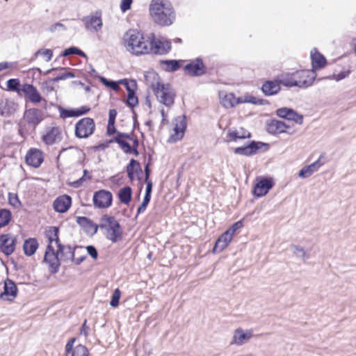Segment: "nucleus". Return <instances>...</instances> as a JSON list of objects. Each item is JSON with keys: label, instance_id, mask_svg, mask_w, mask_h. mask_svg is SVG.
<instances>
[{"label": "nucleus", "instance_id": "obj_1", "mask_svg": "<svg viewBox=\"0 0 356 356\" xmlns=\"http://www.w3.org/2000/svg\"><path fill=\"white\" fill-rule=\"evenodd\" d=\"M149 13L152 20L160 26H170L176 19V12L170 0H151Z\"/></svg>", "mask_w": 356, "mask_h": 356}, {"label": "nucleus", "instance_id": "obj_2", "mask_svg": "<svg viewBox=\"0 0 356 356\" xmlns=\"http://www.w3.org/2000/svg\"><path fill=\"white\" fill-rule=\"evenodd\" d=\"M154 33L143 35L136 30L130 29L124 35V44L128 51L136 56L149 54L152 52Z\"/></svg>", "mask_w": 356, "mask_h": 356}, {"label": "nucleus", "instance_id": "obj_3", "mask_svg": "<svg viewBox=\"0 0 356 356\" xmlns=\"http://www.w3.org/2000/svg\"><path fill=\"white\" fill-rule=\"evenodd\" d=\"M155 83H151V87L156 96L157 99L166 106H170L174 104L175 93L169 83L163 84L159 81L158 74L152 72L150 74Z\"/></svg>", "mask_w": 356, "mask_h": 356}, {"label": "nucleus", "instance_id": "obj_4", "mask_svg": "<svg viewBox=\"0 0 356 356\" xmlns=\"http://www.w3.org/2000/svg\"><path fill=\"white\" fill-rule=\"evenodd\" d=\"M99 228H100L106 238L113 243H117L122 238V231L120 223L115 217L104 215L99 220Z\"/></svg>", "mask_w": 356, "mask_h": 356}, {"label": "nucleus", "instance_id": "obj_5", "mask_svg": "<svg viewBox=\"0 0 356 356\" xmlns=\"http://www.w3.org/2000/svg\"><path fill=\"white\" fill-rule=\"evenodd\" d=\"M95 129V123L92 118H83L75 124L74 134L78 138H87Z\"/></svg>", "mask_w": 356, "mask_h": 356}, {"label": "nucleus", "instance_id": "obj_6", "mask_svg": "<svg viewBox=\"0 0 356 356\" xmlns=\"http://www.w3.org/2000/svg\"><path fill=\"white\" fill-rule=\"evenodd\" d=\"M58 254V250L55 251L51 245H47L43 261L49 265V271L53 274L56 273L59 270L60 264Z\"/></svg>", "mask_w": 356, "mask_h": 356}, {"label": "nucleus", "instance_id": "obj_7", "mask_svg": "<svg viewBox=\"0 0 356 356\" xmlns=\"http://www.w3.org/2000/svg\"><path fill=\"white\" fill-rule=\"evenodd\" d=\"M95 207L98 209H105L109 207L113 201L112 193L106 190H99L96 191L92 197Z\"/></svg>", "mask_w": 356, "mask_h": 356}, {"label": "nucleus", "instance_id": "obj_8", "mask_svg": "<svg viewBox=\"0 0 356 356\" xmlns=\"http://www.w3.org/2000/svg\"><path fill=\"white\" fill-rule=\"evenodd\" d=\"M23 118L29 127L35 129L43 120L44 113L40 109L32 108L25 111Z\"/></svg>", "mask_w": 356, "mask_h": 356}, {"label": "nucleus", "instance_id": "obj_9", "mask_svg": "<svg viewBox=\"0 0 356 356\" xmlns=\"http://www.w3.org/2000/svg\"><path fill=\"white\" fill-rule=\"evenodd\" d=\"M263 147H266L265 150L268 149V144L262 142L251 141L248 145L236 147L234 152L236 154L250 156L257 153Z\"/></svg>", "mask_w": 356, "mask_h": 356}, {"label": "nucleus", "instance_id": "obj_10", "mask_svg": "<svg viewBox=\"0 0 356 356\" xmlns=\"http://www.w3.org/2000/svg\"><path fill=\"white\" fill-rule=\"evenodd\" d=\"M298 87L306 88L312 85L316 79L314 70H300L295 72Z\"/></svg>", "mask_w": 356, "mask_h": 356}, {"label": "nucleus", "instance_id": "obj_11", "mask_svg": "<svg viewBox=\"0 0 356 356\" xmlns=\"http://www.w3.org/2000/svg\"><path fill=\"white\" fill-rule=\"evenodd\" d=\"M186 125L187 124L185 115H181L176 118L175 127L173 129L174 134H171L168 139V142L175 143L181 140L184 136Z\"/></svg>", "mask_w": 356, "mask_h": 356}, {"label": "nucleus", "instance_id": "obj_12", "mask_svg": "<svg viewBox=\"0 0 356 356\" xmlns=\"http://www.w3.org/2000/svg\"><path fill=\"white\" fill-rule=\"evenodd\" d=\"M184 69L188 75L192 76H200L206 72V67L200 58L191 60Z\"/></svg>", "mask_w": 356, "mask_h": 356}, {"label": "nucleus", "instance_id": "obj_13", "mask_svg": "<svg viewBox=\"0 0 356 356\" xmlns=\"http://www.w3.org/2000/svg\"><path fill=\"white\" fill-rule=\"evenodd\" d=\"M16 237L10 234H1L0 236V248L3 253L8 256L15 251Z\"/></svg>", "mask_w": 356, "mask_h": 356}, {"label": "nucleus", "instance_id": "obj_14", "mask_svg": "<svg viewBox=\"0 0 356 356\" xmlns=\"http://www.w3.org/2000/svg\"><path fill=\"white\" fill-rule=\"evenodd\" d=\"M276 114L281 118L294 121L298 124H302L303 122V116L290 108L283 107L278 108L276 111Z\"/></svg>", "mask_w": 356, "mask_h": 356}, {"label": "nucleus", "instance_id": "obj_15", "mask_svg": "<svg viewBox=\"0 0 356 356\" xmlns=\"http://www.w3.org/2000/svg\"><path fill=\"white\" fill-rule=\"evenodd\" d=\"M21 90L24 93L25 97L33 104H38L43 100L38 89L32 84H23Z\"/></svg>", "mask_w": 356, "mask_h": 356}, {"label": "nucleus", "instance_id": "obj_16", "mask_svg": "<svg viewBox=\"0 0 356 356\" xmlns=\"http://www.w3.org/2000/svg\"><path fill=\"white\" fill-rule=\"evenodd\" d=\"M18 106L13 99L2 98L0 100V114L3 117H10L16 112Z\"/></svg>", "mask_w": 356, "mask_h": 356}, {"label": "nucleus", "instance_id": "obj_17", "mask_svg": "<svg viewBox=\"0 0 356 356\" xmlns=\"http://www.w3.org/2000/svg\"><path fill=\"white\" fill-rule=\"evenodd\" d=\"M17 293V287L15 283L7 278L4 281L3 291H0V298L3 300H13L16 296Z\"/></svg>", "mask_w": 356, "mask_h": 356}, {"label": "nucleus", "instance_id": "obj_18", "mask_svg": "<svg viewBox=\"0 0 356 356\" xmlns=\"http://www.w3.org/2000/svg\"><path fill=\"white\" fill-rule=\"evenodd\" d=\"M26 163L32 167L38 168L43 161V155L42 151L31 148L25 157Z\"/></svg>", "mask_w": 356, "mask_h": 356}, {"label": "nucleus", "instance_id": "obj_19", "mask_svg": "<svg viewBox=\"0 0 356 356\" xmlns=\"http://www.w3.org/2000/svg\"><path fill=\"white\" fill-rule=\"evenodd\" d=\"M72 204V197L67 195L58 197L53 203V207L56 212L65 213Z\"/></svg>", "mask_w": 356, "mask_h": 356}, {"label": "nucleus", "instance_id": "obj_20", "mask_svg": "<svg viewBox=\"0 0 356 356\" xmlns=\"http://www.w3.org/2000/svg\"><path fill=\"white\" fill-rule=\"evenodd\" d=\"M252 330H246L244 331L241 327L237 328L234 333L231 344H236L238 346L243 345L246 341L252 337Z\"/></svg>", "mask_w": 356, "mask_h": 356}, {"label": "nucleus", "instance_id": "obj_21", "mask_svg": "<svg viewBox=\"0 0 356 356\" xmlns=\"http://www.w3.org/2000/svg\"><path fill=\"white\" fill-rule=\"evenodd\" d=\"M152 52L155 54H165L171 49V42L170 40H156L154 35L152 39Z\"/></svg>", "mask_w": 356, "mask_h": 356}, {"label": "nucleus", "instance_id": "obj_22", "mask_svg": "<svg viewBox=\"0 0 356 356\" xmlns=\"http://www.w3.org/2000/svg\"><path fill=\"white\" fill-rule=\"evenodd\" d=\"M273 186V181L270 178H262L254 188V194L257 197L265 195Z\"/></svg>", "mask_w": 356, "mask_h": 356}, {"label": "nucleus", "instance_id": "obj_23", "mask_svg": "<svg viewBox=\"0 0 356 356\" xmlns=\"http://www.w3.org/2000/svg\"><path fill=\"white\" fill-rule=\"evenodd\" d=\"M76 223L80 225L87 233L92 235L97 232L99 225L94 223L90 219L85 216H78L76 218Z\"/></svg>", "mask_w": 356, "mask_h": 356}, {"label": "nucleus", "instance_id": "obj_24", "mask_svg": "<svg viewBox=\"0 0 356 356\" xmlns=\"http://www.w3.org/2000/svg\"><path fill=\"white\" fill-rule=\"evenodd\" d=\"M220 99V103L226 108H230L238 104L242 103V97L236 98L235 95L230 92L222 95V92L219 95Z\"/></svg>", "mask_w": 356, "mask_h": 356}, {"label": "nucleus", "instance_id": "obj_25", "mask_svg": "<svg viewBox=\"0 0 356 356\" xmlns=\"http://www.w3.org/2000/svg\"><path fill=\"white\" fill-rule=\"evenodd\" d=\"M61 138V133L58 127L51 128L47 134L42 136L43 142L48 145H51L60 141Z\"/></svg>", "mask_w": 356, "mask_h": 356}, {"label": "nucleus", "instance_id": "obj_26", "mask_svg": "<svg viewBox=\"0 0 356 356\" xmlns=\"http://www.w3.org/2000/svg\"><path fill=\"white\" fill-rule=\"evenodd\" d=\"M87 29L98 31L102 27V22L100 16H86L82 19Z\"/></svg>", "mask_w": 356, "mask_h": 356}, {"label": "nucleus", "instance_id": "obj_27", "mask_svg": "<svg viewBox=\"0 0 356 356\" xmlns=\"http://www.w3.org/2000/svg\"><path fill=\"white\" fill-rule=\"evenodd\" d=\"M261 90L266 96L276 95L280 90V81H266L263 83L261 86Z\"/></svg>", "mask_w": 356, "mask_h": 356}, {"label": "nucleus", "instance_id": "obj_28", "mask_svg": "<svg viewBox=\"0 0 356 356\" xmlns=\"http://www.w3.org/2000/svg\"><path fill=\"white\" fill-rule=\"evenodd\" d=\"M312 65L314 72L316 70L323 68L326 64L325 56L317 51L316 49L311 51Z\"/></svg>", "mask_w": 356, "mask_h": 356}, {"label": "nucleus", "instance_id": "obj_29", "mask_svg": "<svg viewBox=\"0 0 356 356\" xmlns=\"http://www.w3.org/2000/svg\"><path fill=\"white\" fill-rule=\"evenodd\" d=\"M232 238L227 234V232L222 234L214 245L213 248V253H218L222 252L231 242Z\"/></svg>", "mask_w": 356, "mask_h": 356}, {"label": "nucleus", "instance_id": "obj_30", "mask_svg": "<svg viewBox=\"0 0 356 356\" xmlns=\"http://www.w3.org/2000/svg\"><path fill=\"white\" fill-rule=\"evenodd\" d=\"M288 127L286 124L280 120H272L267 124V131L271 134H277L286 132Z\"/></svg>", "mask_w": 356, "mask_h": 356}, {"label": "nucleus", "instance_id": "obj_31", "mask_svg": "<svg viewBox=\"0 0 356 356\" xmlns=\"http://www.w3.org/2000/svg\"><path fill=\"white\" fill-rule=\"evenodd\" d=\"M126 170L127 176L131 181L134 179L135 174L138 175L142 173V168L140 163L134 159L130 160L129 163L127 166Z\"/></svg>", "mask_w": 356, "mask_h": 356}, {"label": "nucleus", "instance_id": "obj_32", "mask_svg": "<svg viewBox=\"0 0 356 356\" xmlns=\"http://www.w3.org/2000/svg\"><path fill=\"white\" fill-rule=\"evenodd\" d=\"M227 136L230 140L236 141L238 139L250 138L251 134L241 127L238 130H229Z\"/></svg>", "mask_w": 356, "mask_h": 356}, {"label": "nucleus", "instance_id": "obj_33", "mask_svg": "<svg viewBox=\"0 0 356 356\" xmlns=\"http://www.w3.org/2000/svg\"><path fill=\"white\" fill-rule=\"evenodd\" d=\"M38 248V241L34 238H30L29 239L25 240L24 245H23V249L24 251V254L26 256L33 255L35 252Z\"/></svg>", "mask_w": 356, "mask_h": 356}, {"label": "nucleus", "instance_id": "obj_34", "mask_svg": "<svg viewBox=\"0 0 356 356\" xmlns=\"http://www.w3.org/2000/svg\"><path fill=\"white\" fill-rule=\"evenodd\" d=\"M132 190L130 186H125L120 189L118 198L121 203L128 205L131 200Z\"/></svg>", "mask_w": 356, "mask_h": 356}, {"label": "nucleus", "instance_id": "obj_35", "mask_svg": "<svg viewBox=\"0 0 356 356\" xmlns=\"http://www.w3.org/2000/svg\"><path fill=\"white\" fill-rule=\"evenodd\" d=\"M58 252L60 254L61 257H63L65 261L74 259V250H73L71 246H65L62 244H58Z\"/></svg>", "mask_w": 356, "mask_h": 356}, {"label": "nucleus", "instance_id": "obj_36", "mask_svg": "<svg viewBox=\"0 0 356 356\" xmlns=\"http://www.w3.org/2000/svg\"><path fill=\"white\" fill-rule=\"evenodd\" d=\"M58 232L59 229L57 227H50L49 229L46 231L45 234L48 238V245H52V243L55 242L58 247V244H61L58 237Z\"/></svg>", "mask_w": 356, "mask_h": 356}, {"label": "nucleus", "instance_id": "obj_37", "mask_svg": "<svg viewBox=\"0 0 356 356\" xmlns=\"http://www.w3.org/2000/svg\"><path fill=\"white\" fill-rule=\"evenodd\" d=\"M181 61L177 60H161V63L165 65V71L172 72L180 68Z\"/></svg>", "mask_w": 356, "mask_h": 356}, {"label": "nucleus", "instance_id": "obj_38", "mask_svg": "<svg viewBox=\"0 0 356 356\" xmlns=\"http://www.w3.org/2000/svg\"><path fill=\"white\" fill-rule=\"evenodd\" d=\"M280 85H283L286 87H293L297 86V80L295 78V72L291 74V75H287L285 76H282V79L279 80Z\"/></svg>", "mask_w": 356, "mask_h": 356}, {"label": "nucleus", "instance_id": "obj_39", "mask_svg": "<svg viewBox=\"0 0 356 356\" xmlns=\"http://www.w3.org/2000/svg\"><path fill=\"white\" fill-rule=\"evenodd\" d=\"M11 212L6 209H0V228L6 226L11 220Z\"/></svg>", "mask_w": 356, "mask_h": 356}, {"label": "nucleus", "instance_id": "obj_40", "mask_svg": "<svg viewBox=\"0 0 356 356\" xmlns=\"http://www.w3.org/2000/svg\"><path fill=\"white\" fill-rule=\"evenodd\" d=\"M39 56H42L45 58L47 62L51 60L53 57V51L49 49H40L35 51L31 58V60L36 59Z\"/></svg>", "mask_w": 356, "mask_h": 356}, {"label": "nucleus", "instance_id": "obj_41", "mask_svg": "<svg viewBox=\"0 0 356 356\" xmlns=\"http://www.w3.org/2000/svg\"><path fill=\"white\" fill-rule=\"evenodd\" d=\"M116 143L119 145L121 149L126 154H131V146L125 140H121L118 138H113L109 140V143Z\"/></svg>", "mask_w": 356, "mask_h": 356}, {"label": "nucleus", "instance_id": "obj_42", "mask_svg": "<svg viewBox=\"0 0 356 356\" xmlns=\"http://www.w3.org/2000/svg\"><path fill=\"white\" fill-rule=\"evenodd\" d=\"M71 356H89L88 349L82 344L76 345L70 354Z\"/></svg>", "mask_w": 356, "mask_h": 356}, {"label": "nucleus", "instance_id": "obj_43", "mask_svg": "<svg viewBox=\"0 0 356 356\" xmlns=\"http://www.w3.org/2000/svg\"><path fill=\"white\" fill-rule=\"evenodd\" d=\"M22 85L20 84V81L17 79H10L7 81V86L10 90L17 92L19 93L22 92L21 87Z\"/></svg>", "mask_w": 356, "mask_h": 356}, {"label": "nucleus", "instance_id": "obj_44", "mask_svg": "<svg viewBox=\"0 0 356 356\" xmlns=\"http://www.w3.org/2000/svg\"><path fill=\"white\" fill-rule=\"evenodd\" d=\"M119 83L120 84H123L125 86L127 93L136 90L137 88L136 81L134 79L128 81L127 79H123L119 80Z\"/></svg>", "mask_w": 356, "mask_h": 356}, {"label": "nucleus", "instance_id": "obj_45", "mask_svg": "<svg viewBox=\"0 0 356 356\" xmlns=\"http://www.w3.org/2000/svg\"><path fill=\"white\" fill-rule=\"evenodd\" d=\"M99 80L104 86L112 88L115 91H118L120 89L119 81H114L108 80L107 79H106L104 76H100Z\"/></svg>", "mask_w": 356, "mask_h": 356}, {"label": "nucleus", "instance_id": "obj_46", "mask_svg": "<svg viewBox=\"0 0 356 356\" xmlns=\"http://www.w3.org/2000/svg\"><path fill=\"white\" fill-rule=\"evenodd\" d=\"M138 104V97L136 95V90L127 93V105L131 108H134Z\"/></svg>", "mask_w": 356, "mask_h": 356}, {"label": "nucleus", "instance_id": "obj_47", "mask_svg": "<svg viewBox=\"0 0 356 356\" xmlns=\"http://www.w3.org/2000/svg\"><path fill=\"white\" fill-rule=\"evenodd\" d=\"M293 253L298 257L302 259L304 261L309 258L305 249L300 246L293 245L291 246Z\"/></svg>", "mask_w": 356, "mask_h": 356}, {"label": "nucleus", "instance_id": "obj_48", "mask_svg": "<svg viewBox=\"0 0 356 356\" xmlns=\"http://www.w3.org/2000/svg\"><path fill=\"white\" fill-rule=\"evenodd\" d=\"M60 116L62 118H67L72 117H77L76 111L75 108L66 109L62 107L59 108Z\"/></svg>", "mask_w": 356, "mask_h": 356}, {"label": "nucleus", "instance_id": "obj_49", "mask_svg": "<svg viewBox=\"0 0 356 356\" xmlns=\"http://www.w3.org/2000/svg\"><path fill=\"white\" fill-rule=\"evenodd\" d=\"M266 100L262 99H259L254 96H246L243 99L242 97V103H250L255 105H264Z\"/></svg>", "mask_w": 356, "mask_h": 356}, {"label": "nucleus", "instance_id": "obj_50", "mask_svg": "<svg viewBox=\"0 0 356 356\" xmlns=\"http://www.w3.org/2000/svg\"><path fill=\"white\" fill-rule=\"evenodd\" d=\"M243 226V222L241 220H238L234 223L228 229H227L225 232H227V234L233 238V236L235 234L236 232Z\"/></svg>", "mask_w": 356, "mask_h": 356}, {"label": "nucleus", "instance_id": "obj_51", "mask_svg": "<svg viewBox=\"0 0 356 356\" xmlns=\"http://www.w3.org/2000/svg\"><path fill=\"white\" fill-rule=\"evenodd\" d=\"M53 83L54 82L51 81V79L43 82L41 86L42 92L45 94H49L52 92L54 90Z\"/></svg>", "mask_w": 356, "mask_h": 356}, {"label": "nucleus", "instance_id": "obj_52", "mask_svg": "<svg viewBox=\"0 0 356 356\" xmlns=\"http://www.w3.org/2000/svg\"><path fill=\"white\" fill-rule=\"evenodd\" d=\"M8 202L10 204L15 208H19L22 205L17 195L12 193H8Z\"/></svg>", "mask_w": 356, "mask_h": 356}, {"label": "nucleus", "instance_id": "obj_53", "mask_svg": "<svg viewBox=\"0 0 356 356\" xmlns=\"http://www.w3.org/2000/svg\"><path fill=\"white\" fill-rule=\"evenodd\" d=\"M75 76L72 72L65 71L64 72L60 74L56 77L51 79V81L54 82H58L59 81L65 80L70 78H74Z\"/></svg>", "mask_w": 356, "mask_h": 356}, {"label": "nucleus", "instance_id": "obj_54", "mask_svg": "<svg viewBox=\"0 0 356 356\" xmlns=\"http://www.w3.org/2000/svg\"><path fill=\"white\" fill-rule=\"evenodd\" d=\"M150 200H151V197H147V196H145L144 198H143V202L142 204L140 205V207L138 208V211H137V215H136V217L140 214V213H143L148 204L150 202Z\"/></svg>", "mask_w": 356, "mask_h": 356}, {"label": "nucleus", "instance_id": "obj_55", "mask_svg": "<svg viewBox=\"0 0 356 356\" xmlns=\"http://www.w3.org/2000/svg\"><path fill=\"white\" fill-rule=\"evenodd\" d=\"M120 294H121L120 291L118 289H116L112 296V298L110 302L111 306L116 307L119 304Z\"/></svg>", "mask_w": 356, "mask_h": 356}, {"label": "nucleus", "instance_id": "obj_56", "mask_svg": "<svg viewBox=\"0 0 356 356\" xmlns=\"http://www.w3.org/2000/svg\"><path fill=\"white\" fill-rule=\"evenodd\" d=\"M76 339L75 337L70 338L65 345V353L67 356L71 354V353L74 350V344L76 341Z\"/></svg>", "mask_w": 356, "mask_h": 356}, {"label": "nucleus", "instance_id": "obj_57", "mask_svg": "<svg viewBox=\"0 0 356 356\" xmlns=\"http://www.w3.org/2000/svg\"><path fill=\"white\" fill-rule=\"evenodd\" d=\"M87 173H88V170H83V175L82 177H81L79 179H78L77 180L69 183V185L72 186V187H74V188H79V187H80L83 184V182L85 181V175Z\"/></svg>", "mask_w": 356, "mask_h": 356}, {"label": "nucleus", "instance_id": "obj_58", "mask_svg": "<svg viewBox=\"0 0 356 356\" xmlns=\"http://www.w3.org/2000/svg\"><path fill=\"white\" fill-rule=\"evenodd\" d=\"M312 175V170H310L309 167L305 166L302 168L298 173V176L301 178L309 177Z\"/></svg>", "mask_w": 356, "mask_h": 356}, {"label": "nucleus", "instance_id": "obj_59", "mask_svg": "<svg viewBox=\"0 0 356 356\" xmlns=\"http://www.w3.org/2000/svg\"><path fill=\"white\" fill-rule=\"evenodd\" d=\"M133 0H122L120 3V9L122 12H126L131 8Z\"/></svg>", "mask_w": 356, "mask_h": 356}, {"label": "nucleus", "instance_id": "obj_60", "mask_svg": "<svg viewBox=\"0 0 356 356\" xmlns=\"http://www.w3.org/2000/svg\"><path fill=\"white\" fill-rule=\"evenodd\" d=\"M350 73V70H348L346 71L341 72L340 73H339L337 74H333L332 78L334 79H335L336 81H341V80L345 79L346 77L348 76Z\"/></svg>", "mask_w": 356, "mask_h": 356}, {"label": "nucleus", "instance_id": "obj_61", "mask_svg": "<svg viewBox=\"0 0 356 356\" xmlns=\"http://www.w3.org/2000/svg\"><path fill=\"white\" fill-rule=\"evenodd\" d=\"M88 254L94 259H96L98 257V252L96 248L93 245H88L86 247Z\"/></svg>", "mask_w": 356, "mask_h": 356}, {"label": "nucleus", "instance_id": "obj_62", "mask_svg": "<svg viewBox=\"0 0 356 356\" xmlns=\"http://www.w3.org/2000/svg\"><path fill=\"white\" fill-rule=\"evenodd\" d=\"M134 136V134L133 132L131 134L117 132V135L114 138H118L121 140L127 139L129 140H131V139H133Z\"/></svg>", "mask_w": 356, "mask_h": 356}, {"label": "nucleus", "instance_id": "obj_63", "mask_svg": "<svg viewBox=\"0 0 356 356\" xmlns=\"http://www.w3.org/2000/svg\"><path fill=\"white\" fill-rule=\"evenodd\" d=\"M78 51V48L76 47H69L66 49H65L62 54H61V56H68L70 55H72V54H76Z\"/></svg>", "mask_w": 356, "mask_h": 356}, {"label": "nucleus", "instance_id": "obj_64", "mask_svg": "<svg viewBox=\"0 0 356 356\" xmlns=\"http://www.w3.org/2000/svg\"><path fill=\"white\" fill-rule=\"evenodd\" d=\"M117 116V111L115 109H111L109 111L108 122L109 125L115 124V118Z\"/></svg>", "mask_w": 356, "mask_h": 356}]
</instances>
